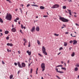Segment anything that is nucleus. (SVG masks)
I'll list each match as a JSON object with an SVG mask.
<instances>
[{
    "label": "nucleus",
    "instance_id": "obj_1",
    "mask_svg": "<svg viewBox=\"0 0 79 79\" xmlns=\"http://www.w3.org/2000/svg\"><path fill=\"white\" fill-rule=\"evenodd\" d=\"M6 18L7 20L11 21V19L12 18V16L10 13H7L6 16Z\"/></svg>",
    "mask_w": 79,
    "mask_h": 79
},
{
    "label": "nucleus",
    "instance_id": "obj_2",
    "mask_svg": "<svg viewBox=\"0 0 79 79\" xmlns=\"http://www.w3.org/2000/svg\"><path fill=\"white\" fill-rule=\"evenodd\" d=\"M18 66L20 68H22L23 67H26V64L24 63H22V66L21 65V64H20V62H18Z\"/></svg>",
    "mask_w": 79,
    "mask_h": 79
},
{
    "label": "nucleus",
    "instance_id": "obj_3",
    "mask_svg": "<svg viewBox=\"0 0 79 79\" xmlns=\"http://www.w3.org/2000/svg\"><path fill=\"white\" fill-rule=\"evenodd\" d=\"M59 19L60 20H61L63 22H68V21H69V20L68 19H65L63 17H60Z\"/></svg>",
    "mask_w": 79,
    "mask_h": 79
},
{
    "label": "nucleus",
    "instance_id": "obj_4",
    "mask_svg": "<svg viewBox=\"0 0 79 79\" xmlns=\"http://www.w3.org/2000/svg\"><path fill=\"white\" fill-rule=\"evenodd\" d=\"M42 52L45 55H47V52H46V49H45V47L44 46H43L42 48Z\"/></svg>",
    "mask_w": 79,
    "mask_h": 79
},
{
    "label": "nucleus",
    "instance_id": "obj_5",
    "mask_svg": "<svg viewBox=\"0 0 79 79\" xmlns=\"http://www.w3.org/2000/svg\"><path fill=\"white\" fill-rule=\"evenodd\" d=\"M41 68L42 69V71H45V64L44 63H43L41 64Z\"/></svg>",
    "mask_w": 79,
    "mask_h": 79
},
{
    "label": "nucleus",
    "instance_id": "obj_6",
    "mask_svg": "<svg viewBox=\"0 0 79 79\" xmlns=\"http://www.w3.org/2000/svg\"><path fill=\"white\" fill-rule=\"evenodd\" d=\"M59 6H60L58 4H55L53 6H52L51 8H52L53 9L54 8H58Z\"/></svg>",
    "mask_w": 79,
    "mask_h": 79
},
{
    "label": "nucleus",
    "instance_id": "obj_7",
    "mask_svg": "<svg viewBox=\"0 0 79 79\" xmlns=\"http://www.w3.org/2000/svg\"><path fill=\"white\" fill-rule=\"evenodd\" d=\"M7 46H10V47H12L13 45L11 43H7Z\"/></svg>",
    "mask_w": 79,
    "mask_h": 79
},
{
    "label": "nucleus",
    "instance_id": "obj_8",
    "mask_svg": "<svg viewBox=\"0 0 79 79\" xmlns=\"http://www.w3.org/2000/svg\"><path fill=\"white\" fill-rule=\"evenodd\" d=\"M67 10H68V11L70 15V16H73V15H72V14H71V10L68 9Z\"/></svg>",
    "mask_w": 79,
    "mask_h": 79
},
{
    "label": "nucleus",
    "instance_id": "obj_9",
    "mask_svg": "<svg viewBox=\"0 0 79 79\" xmlns=\"http://www.w3.org/2000/svg\"><path fill=\"white\" fill-rule=\"evenodd\" d=\"M40 30V28H39V27H36V31H39Z\"/></svg>",
    "mask_w": 79,
    "mask_h": 79
},
{
    "label": "nucleus",
    "instance_id": "obj_10",
    "mask_svg": "<svg viewBox=\"0 0 79 79\" xmlns=\"http://www.w3.org/2000/svg\"><path fill=\"white\" fill-rule=\"evenodd\" d=\"M31 32H34L35 31V27H32V28L31 30Z\"/></svg>",
    "mask_w": 79,
    "mask_h": 79
},
{
    "label": "nucleus",
    "instance_id": "obj_11",
    "mask_svg": "<svg viewBox=\"0 0 79 79\" xmlns=\"http://www.w3.org/2000/svg\"><path fill=\"white\" fill-rule=\"evenodd\" d=\"M73 42V45H76L77 43V41L76 40H74Z\"/></svg>",
    "mask_w": 79,
    "mask_h": 79
},
{
    "label": "nucleus",
    "instance_id": "obj_12",
    "mask_svg": "<svg viewBox=\"0 0 79 79\" xmlns=\"http://www.w3.org/2000/svg\"><path fill=\"white\" fill-rule=\"evenodd\" d=\"M27 53L28 54V55L29 56H30V55H31V52H29V51H27Z\"/></svg>",
    "mask_w": 79,
    "mask_h": 79
},
{
    "label": "nucleus",
    "instance_id": "obj_13",
    "mask_svg": "<svg viewBox=\"0 0 79 79\" xmlns=\"http://www.w3.org/2000/svg\"><path fill=\"white\" fill-rule=\"evenodd\" d=\"M16 29H15V28H13L12 29V31L14 32H16Z\"/></svg>",
    "mask_w": 79,
    "mask_h": 79
},
{
    "label": "nucleus",
    "instance_id": "obj_14",
    "mask_svg": "<svg viewBox=\"0 0 79 79\" xmlns=\"http://www.w3.org/2000/svg\"><path fill=\"white\" fill-rule=\"evenodd\" d=\"M67 45H68V43H67V42H64V46H65V47H66Z\"/></svg>",
    "mask_w": 79,
    "mask_h": 79
},
{
    "label": "nucleus",
    "instance_id": "obj_15",
    "mask_svg": "<svg viewBox=\"0 0 79 79\" xmlns=\"http://www.w3.org/2000/svg\"><path fill=\"white\" fill-rule=\"evenodd\" d=\"M59 67H63V65H58L56 67V68H58Z\"/></svg>",
    "mask_w": 79,
    "mask_h": 79
},
{
    "label": "nucleus",
    "instance_id": "obj_16",
    "mask_svg": "<svg viewBox=\"0 0 79 79\" xmlns=\"http://www.w3.org/2000/svg\"><path fill=\"white\" fill-rule=\"evenodd\" d=\"M40 9H41L42 10H44V9H45V7L43 6H40Z\"/></svg>",
    "mask_w": 79,
    "mask_h": 79
},
{
    "label": "nucleus",
    "instance_id": "obj_17",
    "mask_svg": "<svg viewBox=\"0 0 79 79\" xmlns=\"http://www.w3.org/2000/svg\"><path fill=\"white\" fill-rule=\"evenodd\" d=\"M74 55H75V53L74 52H73L71 55V56L72 57L74 56Z\"/></svg>",
    "mask_w": 79,
    "mask_h": 79
},
{
    "label": "nucleus",
    "instance_id": "obj_18",
    "mask_svg": "<svg viewBox=\"0 0 79 79\" xmlns=\"http://www.w3.org/2000/svg\"><path fill=\"white\" fill-rule=\"evenodd\" d=\"M13 75L11 74L10 75V79H12L13 78Z\"/></svg>",
    "mask_w": 79,
    "mask_h": 79
},
{
    "label": "nucleus",
    "instance_id": "obj_19",
    "mask_svg": "<svg viewBox=\"0 0 79 79\" xmlns=\"http://www.w3.org/2000/svg\"><path fill=\"white\" fill-rule=\"evenodd\" d=\"M74 70L75 71H78V68L77 67L75 68Z\"/></svg>",
    "mask_w": 79,
    "mask_h": 79
},
{
    "label": "nucleus",
    "instance_id": "obj_20",
    "mask_svg": "<svg viewBox=\"0 0 79 79\" xmlns=\"http://www.w3.org/2000/svg\"><path fill=\"white\" fill-rule=\"evenodd\" d=\"M9 33V31H6L5 32V33L6 34H8Z\"/></svg>",
    "mask_w": 79,
    "mask_h": 79
},
{
    "label": "nucleus",
    "instance_id": "obj_21",
    "mask_svg": "<svg viewBox=\"0 0 79 79\" xmlns=\"http://www.w3.org/2000/svg\"><path fill=\"white\" fill-rule=\"evenodd\" d=\"M19 9L20 10L21 14H23V10H22L21 9V8H19Z\"/></svg>",
    "mask_w": 79,
    "mask_h": 79
},
{
    "label": "nucleus",
    "instance_id": "obj_22",
    "mask_svg": "<svg viewBox=\"0 0 79 79\" xmlns=\"http://www.w3.org/2000/svg\"><path fill=\"white\" fill-rule=\"evenodd\" d=\"M0 22L1 23H3V20L1 18H0Z\"/></svg>",
    "mask_w": 79,
    "mask_h": 79
},
{
    "label": "nucleus",
    "instance_id": "obj_23",
    "mask_svg": "<svg viewBox=\"0 0 79 79\" xmlns=\"http://www.w3.org/2000/svg\"><path fill=\"white\" fill-rule=\"evenodd\" d=\"M31 6H36L37 7H38V6L36 5H31Z\"/></svg>",
    "mask_w": 79,
    "mask_h": 79
},
{
    "label": "nucleus",
    "instance_id": "obj_24",
    "mask_svg": "<svg viewBox=\"0 0 79 79\" xmlns=\"http://www.w3.org/2000/svg\"><path fill=\"white\" fill-rule=\"evenodd\" d=\"M37 42L38 45H40V41H39V40H37Z\"/></svg>",
    "mask_w": 79,
    "mask_h": 79
},
{
    "label": "nucleus",
    "instance_id": "obj_25",
    "mask_svg": "<svg viewBox=\"0 0 79 79\" xmlns=\"http://www.w3.org/2000/svg\"><path fill=\"white\" fill-rule=\"evenodd\" d=\"M58 73H60L61 74L62 73H64V72H61V71H59L58 72Z\"/></svg>",
    "mask_w": 79,
    "mask_h": 79
},
{
    "label": "nucleus",
    "instance_id": "obj_26",
    "mask_svg": "<svg viewBox=\"0 0 79 79\" xmlns=\"http://www.w3.org/2000/svg\"><path fill=\"white\" fill-rule=\"evenodd\" d=\"M76 66L77 67H79V64H77L76 65Z\"/></svg>",
    "mask_w": 79,
    "mask_h": 79
},
{
    "label": "nucleus",
    "instance_id": "obj_27",
    "mask_svg": "<svg viewBox=\"0 0 79 79\" xmlns=\"http://www.w3.org/2000/svg\"><path fill=\"white\" fill-rule=\"evenodd\" d=\"M61 69H64V71H66V69L65 68L62 67Z\"/></svg>",
    "mask_w": 79,
    "mask_h": 79
},
{
    "label": "nucleus",
    "instance_id": "obj_28",
    "mask_svg": "<svg viewBox=\"0 0 79 79\" xmlns=\"http://www.w3.org/2000/svg\"><path fill=\"white\" fill-rule=\"evenodd\" d=\"M29 45H28V47H31V43L30 42H29L28 43Z\"/></svg>",
    "mask_w": 79,
    "mask_h": 79
},
{
    "label": "nucleus",
    "instance_id": "obj_29",
    "mask_svg": "<svg viewBox=\"0 0 79 79\" xmlns=\"http://www.w3.org/2000/svg\"><path fill=\"white\" fill-rule=\"evenodd\" d=\"M54 35L55 36H58L59 35V34H56V33L54 34Z\"/></svg>",
    "mask_w": 79,
    "mask_h": 79
},
{
    "label": "nucleus",
    "instance_id": "obj_30",
    "mask_svg": "<svg viewBox=\"0 0 79 79\" xmlns=\"http://www.w3.org/2000/svg\"><path fill=\"white\" fill-rule=\"evenodd\" d=\"M63 9H66V7L65 6H63Z\"/></svg>",
    "mask_w": 79,
    "mask_h": 79
},
{
    "label": "nucleus",
    "instance_id": "obj_31",
    "mask_svg": "<svg viewBox=\"0 0 79 79\" xmlns=\"http://www.w3.org/2000/svg\"><path fill=\"white\" fill-rule=\"evenodd\" d=\"M23 41H24L25 42H27V40H26V39H25V38L23 39Z\"/></svg>",
    "mask_w": 79,
    "mask_h": 79
},
{
    "label": "nucleus",
    "instance_id": "obj_32",
    "mask_svg": "<svg viewBox=\"0 0 79 79\" xmlns=\"http://www.w3.org/2000/svg\"><path fill=\"white\" fill-rule=\"evenodd\" d=\"M56 72L58 73V72L59 71H58V68H56Z\"/></svg>",
    "mask_w": 79,
    "mask_h": 79
},
{
    "label": "nucleus",
    "instance_id": "obj_33",
    "mask_svg": "<svg viewBox=\"0 0 79 79\" xmlns=\"http://www.w3.org/2000/svg\"><path fill=\"white\" fill-rule=\"evenodd\" d=\"M33 71V69H31V70H30V73H32V71Z\"/></svg>",
    "mask_w": 79,
    "mask_h": 79
},
{
    "label": "nucleus",
    "instance_id": "obj_34",
    "mask_svg": "<svg viewBox=\"0 0 79 79\" xmlns=\"http://www.w3.org/2000/svg\"><path fill=\"white\" fill-rule=\"evenodd\" d=\"M43 17L44 18H47L48 17V15H44Z\"/></svg>",
    "mask_w": 79,
    "mask_h": 79
},
{
    "label": "nucleus",
    "instance_id": "obj_35",
    "mask_svg": "<svg viewBox=\"0 0 79 79\" xmlns=\"http://www.w3.org/2000/svg\"><path fill=\"white\" fill-rule=\"evenodd\" d=\"M0 34H1V35H0V37L2 36L3 35V34L2 33H1Z\"/></svg>",
    "mask_w": 79,
    "mask_h": 79
},
{
    "label": "nucleus",
    "instance_id": "obj_36",
    "mask_svg": "<svg viewBox=\"0 0 79 79\" xmlns=\"http://www.w3.org/2000/svg\"><path fill=\"white\" fill-rule=\"evenodd\" d=\"M70 35H71V36H72V37H76V36H73V34H70Z\"/></svg>",
    "mask_w": 79,
    "mask_h": 79
},
{
    "label": "nucleus",
    "instance_id": "obj_37",
    "mask_svg": "<svg viewBox=\"0 0 79 79\" xmlns=\"http://www.w3.org/2000/svg\"><path fill=\"white\" fill-rule=\"evenodd\" d=\"M63 48L61 47L60 48H59V50H63Z\"/></svg>",
    "mask_w": 79,
    "mask_h": 79
},
{
    "label": "nucleus",
    "instance_id": "obj_38",
    "mask_svg": "<svg viewBox=\"0 0 79 79\" xmlns=\"http://www.w3.org/2000/svg\"><path fill=\"white\" fill-rule=\"evenodd\" d=\"M23 25L22 24L21 25V27L22 29H23Z\"/></svg>",
    "mask_w": 79,
    "mask_h": 79
},
{
    "label": "nucleus",
    "instance_id": "obj_39",
    "mask_svg": "<svg viewBox=\"0 0 79 79\" xmlns=\"http://www.w3.org/2000/svg\"><path fill=\"white\" fill-rule=\"evenodd\" d=\"M14 64L15 66H17V65L18 64H17V63L16 62L14 63Z\"/></svg>",
    "mask_w": 79,
    "mask_h": 79
},
{
    "label": "nucleus",
    "instance_id": "obj_40",
    "mask_svg": "<svg viewBox=\"0 0 79 79\" xmlns=\"http://www.w3.org/2000/svg\"><path fill=\"white\" fill-rule=\"evenodd\" d=\"M56 77H57V78H58V79H60V77H58V76H56Z\"/></svg>",
    "mask_w": 79,
    "mask_h": 79
},
{
    "label": "nucleus",
    "instance_id": "obj_41",
    "mask_svg": "<svg viewBox=\"0 0 79 79\" xmlns=\"http://www.w3.org/2000/svg\"><path fill=\"white\" fill-rule=\"evenodd\" d=\"M73 41L72 40H71L70 41L69 43L70 44H72V43H73Z\"/></svg>",
    "mask_w": 79,
    "mask_h": 79
},
{
    "label": "nucleus",
    "instance_id": "obj_42",
    "mask_svg": "<svg viewBox=\"0 0 79 79\" xmlns=\"http://www.w3.org/2000/svg\"><path fill=\"white\" fill-rule=\"evenodd\" d=\"M7 2H9V3H11V1H10V0H6Z\"/></svg>",
    "mask_w": 79,
    "mask_h": 79
},
{
    "label": "nucleus",
    "instance_id": "obj_43",
    "mask_svg": "<svg viewBox=\"0 0 79 79\" xmlns=\"http://www.w3.org/2000/svg\"><path fill=\"white\" fill-rule=\"evenodd\" d=\"M20 31L22 34H23V31H22V30H20Z\"/></svg>",
    "mask_w": 79,
    "mask_h": 79
},
{
    "label": "nucleus",
    "instance_id": "obj_44",
    "mask_svg": "<svg viewBox=\"0 0 79 79\" xmlns=\"http://www.w3.org/2000/svg\"><path fill=\"white\" fill-rule=\"evenodd\" d=\"M29 6H30V4H28L27 5V7H29Z\"/></svg>",
    "mask_w": 79,
    "mask_h": 79
},
{
    "label": "nucleus",
    "instance_id": "obj_45",
    "mask_svg": "<svg viewBox=\"0 0 79 79\" xmlns=\"http://www.w3.org/2000/svg\"><path fill=\"white\" fill-rule=\"evenodd\" d=\"M27 42H24L23 44L25 46L26 45V43H27Z\"/></svg>",
    "mask_w": 79,
    "mask_h": 79
},
{
    "label": "nucleus",
    "instance_id": "obj_46",
    "mask_svg": "<svg viewBox=\"0 0 79 79\" xmlns=\"http://www.w3.org/2000/svg\"><path fill=\"white\" fill-rule=\"evenodd\" d=\"M16 19L17 20H19V17H18Z\"/></svg>",
    "mask_w": 79,
    "mask_h": 79
},
{
    "label": "nucleus",
    "instance_id": "obj_47",
    "mask_svg": "<svg viewBox=\"0 0 79 79\" xmlns=\"http://www.w3.org/2000/svg\"><path fill=\"white\" fill-rule=\"evenodd\" d=\"M6 39H7V40H8V39H9V37H6Z\"/></svg>",
    "mask_w": 79,
    "mask_h": 79
},
{
    "label": "nucleus",
    "instance_id": "obj_48",
    "mask_svg": "<svg viewBox=\"0 0 79 79\" xmlns=\"http://www.w3.org/2000/svg\"><path fill=\"white\" fill-rule=\"evenodd\" d=\"M15 22V23H16L17 22V19H15L14 20Z\"/></svg>",
    "mask_w": 79,
    "mask_h": 79
},
{
    "label": "nucleus",
    "instance_id": "obj_49",
    "mask_svg": "<svg viewBox=\"0 0 79 79\" xmlns=\"http://www.w3.org/2000/svg\"><path fill=\"white\" fill-rule=\"evenodd\" d=\"M2 63L3 64H5V62H4L3 61H2Z\"/></svg>",
    "mask_w": 79,
    "mask_h": 79
},
{
    "label": "nucleus",
    "instance_id": "obj_50",
    "mask_svg": "<svg viewBox=\"0 0 79 79\" xmlns=\"http://www.w3.org/2000/svg\"><path fill=\"white\" fill-rule=\"evenodd\" d=\"M65 34H69V32H66L65 33Z\"/></svg>",
    "mask_w": 79,
    "mask_h": 79
},
{
    "label": "nucleus",
    "instance_id": "obj_51",
    "mask_svg": "<svg viewBox=\"0 0 79 79\" xmlns=\"http://www.w3.org/2000/svg\"><path fill=\"white\" fill-rule=\"evenodd\" d=\"M29 60H31V56H30L29 58Z\"/></svg>",
    "mask_w": 79,
    "mask_h": 79
},
{
    "label": "nucleus",
    "instance_id": "obj_52",
    "mask_svg": "<svg viewBox=\"0 0 79 79\" xmlns=\"http://www.w3.org/2000/svg\"><path fill=\"white\" fill-rule=\"evenodd\" d=\"M18 53L19 54L20 53V52L19 51H18Z\"/></svg>",
    "mask_w": 79,
    "mask_h": 79
},
{
    "label": "nucleus",
    "instance_id": "obj_53",
    "mask_svg": "<svg viewBox=\"0 0 79 79\" xmlns=\"http://www.w3.org/2000/svg\"><path fill=\"white\" fill-rule=\"evenodd\" d=\"M38 55H40V56H42V55H41V54H40V53H39Z\"/></svg>",
    "mask_w": 79,
    "mask_h": 79
},
{
    "label": "nucleus",
    "instance_id": "obj_54",
    "mask_svg": "<svg viewBox=\"0 0 79 79\" xmlns=\"http://www.w3.org/2000/svg\"><path fill=\"white\" fill-rule=\"evenodd\" d=\"M18 10V9H16V10H15V11H17Z\"/></svg>",
    "mask_w": 79,
    "mask_h": 79
},
{
    "label": "nucleus",
    "instance_id": "obj_55",
    "mask_svg": "<svg viewBox=\"0 0 79 79\" xmlns=\"http://www.w3.org/2000/svg\"><path fill=\"white\" fill-rule=\"evenodd\" d=\"M61 53V52H60L59 53H58V55H59Z\"/></svg>",
    "mask_w": 79,
    "mask_h": 79
},
{
    "label": "nucleus",
    "instance_id": "obj_56",
    "mask_svg": "<svg viewBox=\"0 0 79 79\" xmlns=\"http://www.w3.org/2000/svg\"><path fill=\"white\" fill-rule=\"evenodd\" d=\"M75 25H76V26H79V25H78V24H77V23H76Z\"/></svg>",
    "mask_w": 79,
    "mask_h": 79
},
{
    "label": "nucleus",
    "instance_id": "obj_57",
    "mask_svg": "<svg viewBox=\"0 0 79 79\" xmlns=\"http://www.w3.org/2000/svg\"><path fill=\"white\" fill-rule=\"evenodd\" d=\"M61 63H62V64H63L64 62L63 61H61Z\"/></svg>",
    "mask_w": 79,
    "mask_h": 79
},
{
    "label": "nucleus",
    "instance_id": "obj_58",
    "mask_svg": "<svg viewBox=\"0 0 79 79\" xmlns=\"http://www.w3.org/2000/svg\"><path fill=\"white\" fill-rule=\"evenodd\" d=\"M69 50H71V47H70L69 48Z\"/></svg>",
    "mask_w": 79,
    "mask_h": 79
},
{
    "label": "nucleus",
    "instance_id": "obj_59",
    "mask_svg": "<svg viewBox=\"0 0 79 79\" xmlns=\"http://www.w3.org/2000/svg\"><path fill=\"white\" fill-rule=\"evenodd\" d=\"M7 51L8 52H9V49H7Z\"/></svg>",
    "mask_w": 79,
    "mask_h": 79
},
{
    "label": "nucleus",
    "instance_id": "obj_60",
    "mask_svg": "<svg viewBox=\"0 0 79 79\" xmlns=\"http://www.w3.org/2000/svg\"><path fill=\"white\" fill-rule=\"evenodd\" d=\"M31 64L30 63L29 64H28V66H31Z\"/></svg>",
    "mask_w": 79,
    "mask_h": 79
},
{
    "label": "nucleus",
    "instance_id": "obj_61",
    "mask_svg": "<svg viewBox=\"0 0 79 79\" xmlns=\"http://www.w3.org/2000/svg\"><path fill=\"white\" fill-rule=\"evenodd\" d=\"M12 27H14V25H13V24H12Z\"/></svg>",
    "mask_w": 79,
    "mask_h": 79
},
{
    "label": "nucleus",
    "instance_id": "obj_62",
    "mask_svg": "<svg viewBox=\"0 0 79 79\" xmlns=\"http://www.w3.org/2000/svg\"><path fill=\"white\" fill-rule=\"evenodd\" d=\"M36 74H38L37 71H36Z\"/></svg>",
    "mask_w": 79,
    "mask_h": 79
},
{
    "label": "nucleus",
    "instance_id": "obj_63",
    "mask_svg": "<svg viewBox=\"0 0 79 79\" xmlns=\"http://www.w3.org/2000/svg\"><path fill=\"white\" fill-rule=\"evenodd\" d=\"M23 28L24 29H26V27H23Z\"/></svg>",
    "mask_w": 79,
    "mask_h": 79
},
{
    "label": "nucleus",
    "instance_id": "obj_64",
    "mask_svg": "<svg viewBox=\"0 0 79 79\" xmlns=\"http://www.w3.org/2000/svg\"><path fill=\"white\" fill-rule=\"evenodd\" d=\"M0 32H2V30L0 29Z\"/></svg>",
    "mask_w": 79,
    "mask_h": 79
}]
</instances>
